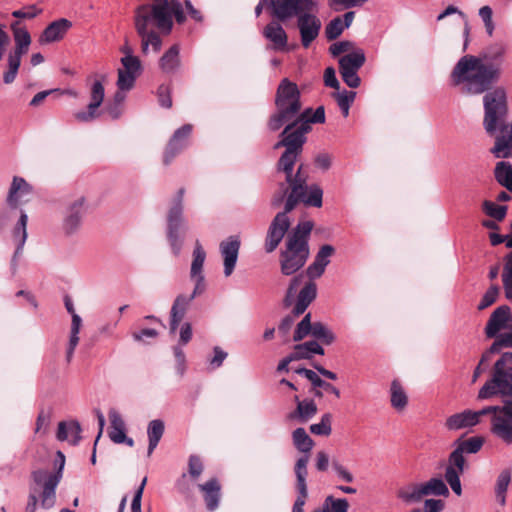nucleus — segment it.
Segmentation results:
<instances>
[{
  "label": "nucleus",
  "instance_id": "58",
  "mask_svg": "<svg viewBox=\"0 0 512 512\" xmlns=\"http://www.w3.org/2000/svg\"><path fill=\"white\" fill-rule=\"evenodd\" d=\"M493 11L490 6H483L479 9V16L482 19L486 32L489 36L493 35L495 25L492 19Z\"/></svg>",
  "mask_w": 512,
  "mask_h": 512
},
{
  "label": "nucleus",
  "instance_id": "59",
  "mask_svg": "<svg viewBox=\"0 0 512 512\" xmlns=\"http://www.w3.org/2000/svg\"><path fill=\"white\" fill-rule=\"evenodd\" d=\"M289 188H290V186L287 182L280 183L279 188L273 194L272 199H271V206L273 208H278L283 204L284 201L286 202L287 197L289 195V193H288Z\"/></svg>",
  "mask_w": 512,
  "mask_h": 512
},
{
  "label": "nucleus",
  "instance_id": "9",
  "mask_svg": "<svg viewBox=\"0 0 512 512\" xmlns=\"http://www.w3.org/2000/svg\"><path fill=\"white\" fill-rule=\"evenodd\" d=\"M303 280L304 272L293 276L289 282L286 294L283 298L284 308L291 307L295 302L293 307L294 315H302L317 296V285L314 280L310 279L304 284L296 296L297 289L302 284Z\"/></svg>",
  "mask_w": 512,
  "mask_h": 512
},
{
  "label": "nucleus",
  "instance_id": "52",
  "mask_svg": "<svg viewBox=\"0 0 512 512\" xmlns=\"http://www.w3.org/2000/svg\"><path fill=\"white\" fill-rule=\"evenodd\" d=\"M343 21L341 17H335L325 27V34L328 40H334L338 38L344 31Z\"/></svg>",
  "mask_w": 512,
  "mask_h": 512
},
{
  "label": "nucleus",
  "instance_id": "28",
  "mask_svg": "<svg viewBox=\"0 0 512 512\" xmlns=\"http://www.w3.org/2000/svg\"><path fill=\"white\" fill-rule=\"evenodd\" d=\"M294 401L297 407L294 411L288 414V419L298 420L301 423H305L313 418L317 413V405L312 399L300 400L299 396H294Z\"/></svg>",
  "mask_w": 512,
  "mask_h": 512
},
{
  "label": "nucleus",
  "instance_id": "17",
  "mask_svg": "<svg viewBox=\"0 0 512 512\" xmlns=\"http://www.w3.org/2000/svg\"><path fill=\"white\" fill-rule=\"evenodd\" d=\"M504 329L512 330V313L508 305H501L493 311L486 324L485 333L488 338H495Z\"/></svg>",
  "mask_w": 512,
  "mask_h": 512
},
{
  "label": "nucleus",
  "instance_id": "1",
  "mask_svg": "<svg viewBox=\"0 0 512 512\" xmlns=\"http://www.w3.org/2000/svg\"><path fill=\"white\" fill-rule=\"evenodd\" d=\"M505 52V44L494 43L480 56L465 55L459 59L450 75L451 85L461 86L462 93L479 95L486 92L483 98V126L487 134L496 135L491 153L497 158L512 156V120L506 121V91L502 87L491 90L500 79Z\"/></svg>",
  "mask_w": 512,
  "mask_h": 512
},
{
  "label": "nucleus",
  "instance_id": "60",
  "mask_svg": "<svg viewBox=\"0 0 512 512\" xmlns=\"http://www.w3.org/2000/svg\"><path fill=\"white\" fill-rule=\"evenodd\" d=\"M310 382L313 385V387L324 389L325 391L335 395L337 398L340 397V390L337 387H335L334 385H332L331 383L326 382L323 379H321L316 372L313 375V377L311 378Z\"/></svg>",
  "mask_w": 512,
  "mask_h": 512
},
{
  "label": "nucleus",
  "instance_id": "15",
  "mask_svg": "<svg viewBox=\"0 0 512 512\" xmlns=\"http://www.w3.org/2000/svg\"><path fill=\"white\" fill-rule=\"evenodd\" d=\"M315 11L307 10L297 17V28L304 48H308L318 37L322 27L321 20L316 16Z\"/></svg>",
  "mask_w": 512,
  "mask_h": 512
},
{
  "label": "nucleus",
  "instance_id": "47",
  "mask_svg": "<svg viewBox=\"0 0 512 512\" xmlns=\"http://www.w3.org/2000/svg\"><path fill=\"white\" fill-rule=\"evenodd\" d=\"M483 210L484 212L491 218L496 221H502L507 213V206L505 205H496L494 202L485 200L483 202Z\"/></svg>",
  "mask_w": 512,
  "mask_h": 512
},
{
  "label": "nucleus",
  "instance_id": "30",
  "mask_svg": "<svg viewBox=\"0 0 512 512\" xmlns=\"http://www.w3.org/2000/svg\"><path fill=\"white\" fill-rule=\"evenodd\" d=\"M396 497L406 505L420 503L423 500L421 485L419 482H409L396 491Z\"/></svg>",
  "mask_w": 512,
  "mask_h": 512
},
{
  "label": "nucleus",
  "instance_id": "29",
  "mask_svg": "<svg viewBox=\"0 0 512 512\" xmlns=\"http://www.w3.org/2000/svg\"><path fill=\"white\" fill-rule=\"evenodd\" d=\"M72 26V23L61 18L50 23L42 32L40 41L42 43H52L63 38L67 30Z\"/></svg>",
  "mask_w": 512,
  "mask_h": 512
},
{
  "label": "nucleus",
  "instance_id": "53",
  "mask_svg": "<svg viewBox=\"0 0 512 512\" xmlns=\"http://www.w3.org/2000/svg\"><path fill=\"white\" fill-rule=\"evenodd\" d=\"M465 463L464 453L461 449L455 448L449 455L447 467H452L454 470L463 473L465 470Z\"/></svg>",
  "mask_w": 512,
  "mask_h": 512
},
{
  "label": "nucleus",
  "instance_id": "63",
  "mask_svg": "<svg viewBox=\"0 0 512 512\" xmlns=\"http://www.w3.org/2000/svg\"><path fill=\"white\" fill-rule=\"evenodd\" d=\"M332 97L337 101L338 106H351L355 100L356 92L347 90L334 92Z\"/></svg>",
  "mask_w": 512,
  "mask_h": 512
},
{
  "label": "nucleus",
  "instance_id": "19",
  "mask_svg": "<svg viewBox=\"0 0 512 512\" xmlns=\"http://www.w3.org/2000/svg\"><path fill=\"white\" fill-rule=\"evenodd\" d=\"M104 96L105 90L102 82L100 80L94 81L91 86V101L87 106V111H79L75 113V119L83 123H88L95 120L99 116L97 109L103 103Z\"/></svg>",
  "mask_w": 512,
  "mask_h": 512
},
{
  "label": "nucleus",
  "instance_id": "43",
  "mask_svg": "<svg viewBox=\"0 0 512 512\" xmlns=\"http://www.w3.org/2000/svg\"><path fill=\"white\" fill-rule=\"evenodd\" d=\"M27 222H28L27 214L24 211H21L19 220L13 229V237H14L15 241L17 242V244H19L20 249L24 248V245H25V242L27 239V230H26Z\"/></svg>",
  "mask_w": 512,
  "mask_h": 512
},
{
  "label": "nucleus",
  "instance_id": "23",
  "mask_svg": "<svg viewBox=\"0 0 512 512\" xmlns=\"http://www.w3.org/2000/svg\"><path fill=\"white\" fill-rule=\"evenodd\" d=\"M110 420L109 438L116 444H126L129 447L134 445V440L126 435V425L120 413L112 408L108 413Z\"/></svg>",
  "mask_w": 512,
  "mask_h": 512
},
{
  "label": "nucleus",
  "instance_id": "56",
  "mask_svg": "<svg viewBox=\"0 0 512 512\" xmlns=\"http://www.w3.org/2000/svg\"><path fill=\"white\" fill-rule=\"evenodd\" d=\"M506 247L512 248L509 244V236L507 237ZM502 282L512 289V251L505 257V263L502 272Z\"/></svg>",
  "mask_w": 512,
  "mask_h": 512
},
{
  "label": "nucleus",
  "instance_id": "36",
  "mask_svg": "<svg viewBox=\"0 0 512 512\" xmlns=\"http://www.w3.org/2000/svg\"><path fill=\"white\" fill-rule=\"evenodd\" d=\"M292 440L295 448L302 452L304 456L309 457L308 454L314 446V441L307 434L306 430L302 427L296 428L292 433Z\"/></svg>",
  "mask_w": 512,
  "mask_h": 512
},
{
  "label": "nucleus",
  "instance_id": "11",
  "mask_svg": "<svg viewBox=\"0 0 512 512\" xmlns=\"http://www.w3.org/2000/svg\"><path fill=\"white\" fill-rule=\"evenodd\" d=\"M310 131L311 126L301 124L295 118L285 124L283 131L280 133V140L275 143L274 149L284 147L285 150L301 154L307 140L306 134Z\"/></svg>",
  "mask_w": 512,
  "mask_h": 512
},
{
  "label": "nucleus",
  "instance_id": "3",
  "mask_svg": "<svg viewBox=\"0 0 512 512\" xmlns=\"http://www.w3.org/2000/svg\"><path fill=\"white\" fill-rule=\"evenodd\" d=\"M157 6H138L134 13V24L138 35L142 39V51L146 53L151 45L158 52L162 41L154 30H148L149 25L154 24L164 34H169L173 28L172 16L178 24L186 21L180 0H161Z\"/></svg>",
  "mask_w": 512,
  "mask_h": 512
},
{
  "label": "nucleus",
  "instance_id": "8",
  "mask_svg": "<svg viewBox=\"0 0 512 512\" xmlns=\"http://www.w3.org/2000/svg\"><path fill=\"white\" fill-rule=\"evenodd\" d=\"M185 189L180 188L177 191L176 196L173 198L171 202V206L168 210L167 214V239L169 245L171 247L172 253L175 256H179L182 246H183V237L181 236V231H186V225L184 220V199Z\"/></svg>",
  "mask_w": 512,
  "mask_h": 512
},
{
  "label": "nucleus",
  "instance_id": "45",
  "mask_svg": "<svg viewBox=\"0 0 512 512\" xmlns=\"http://www.w3.org/2000/svg\"><path fill=\"white\" fill-rule=\"evenodd\" d=\"M313 323L311 322V313H307L297 324L293 334V341L299 342L309 334L312 335Z\"/></svg>",
  "mask_w": 512,
  "mask_h": 512
},
{
  "label": "nucleus",
  "instance_id": "49",
  "mask_svg": "<svg viewBox=\"0 0 512 512\" xmlns=\"http://www.w3.org/2000/svg\"><path fill=\"white\" fill-rule=\"evenodd\" d=\"M463 474L460 471L454 470L452 467H446L445 470V481L449 484L452 491L460 496L462 494V486L460 481V475Z\"/></svg>",
  "mask_w": 512,
  "mask_h": 512
},
{
  "label": "nucleus",
  "instance_id": "40",
  "mask_svg": "<svg viewBox=\"0 0 512 512\" xmlns=\"http://www.w3.org/2000/svg\"><path fill=\"white\" fill-rule=\"evenodd\" d=\"M296 119L301 122V124H306L311 126L312 123H324L325 122V109L324 106H319L312 110V108H307L304 111L300 112Z\"/></svg>",
  "mask_w": 512,
  "mask_h": 512
},
{
  "label": "nucleus",
  "instance_id": "25",
  "mask_svg": "<svg viewBox=\"0 0 512 512\" xmlns=\"http://www.w3.org/2000/svg\"><path fill=\"white\" fill-rule=\"evenodd\" d=\"M198 488L203 492L206 508L209 511L216 510L221 498V485L218 479L212 478L204 484H199Z\"/></svg>",
  "mask_w": 512,
  "mask_h": 512
},
{
  "label": "nucleus",
  "instance_id": "14",
  "mask_svg": "<svg viewBox=\"0 0 512 512\" xmlns=\"http://www.w3.org/2000/svg\"><path fill=\"white\" fill-rule=\"evenodd\" d=\"M272 15L280 22L298 17L307 10H317L315 0H270Z\"/></svg>",
  "mask_w": 512,
  "mask_h": 512
},
{
  "label": "nucleus",
  "instance_id": "10",
  "mask_svg": "<svg viewBox=\"0 0 512 512\" xmlns=\"http://www.w3.org/2000/svg\"><path fill=\"white\" fill-rule=\"evenodd\" d=\"M12 30L15 47L7 55V66L3 73V82L7 85L16 80L22 57L27 54L31 44V36L27 29L12 25Z\"/></svg>",
  "mask_w": 512,
  "mask_h": 512
},
{
  "label": "nucleus",
  "instance_id": "37",
  "mask_svg": "<svg viewBox=\"0 0 512 512\" xmlns=\"http://www.w3.org/2000/svg\"><path fill=\"white\" fill-rule=\"evenodd\" d=\"M496 181L509 192L512 193V164L506 161H500L496 164L494 170Z\"/></svg>",
  "mask_w": 512,
  "mask_h": 512
},
{
  "label": "nucleus",
  "instance_id": "33",
  "mask_svg": "<svg viewBox=\"0 0 512 512\" xmlns=\"http://www.w3.org/2000/svg\"><path fill=\"white\" fill-rule=\"evenodd\" d=\"M179 46L172 45L160 58L159 66L161 70L165 73H173L180 66V57H179Z\"/></svg>",
  "mask_w": 512,
  "mask_h": 512
},
{
  "label": "nucleus",
  "instance_id": "16",
  "mask_svg": "<svg viewBox=\"0 0 512 512\" xmlns=\"http://www.w3.org/2000/svg\"><path fill=\"white\" fill-rule=\"evenodd\" d=\"M308 465V456H303L297 459L295 466H294V472L296 476V484L295 488L298 493L296 500L292 507V512H304V505L306 502V498L308 496L307 491V470Z\"/></svg>",
  "mask_w": 512,
  "mask_h": 512
},
{
  "label": "nucleus",
  "instance_id": "48",
  "mask_svg": "<svg viewBox=\"0 0 512 512\" xmlns=\"http://www.w3.org/2000/svg\"><path fill=\"white\" fill-rule=\"evenodd\" d=\"M484 440L482 437L474 436L466 440H458L457 447L461 449L463 453H477L483 446Z\"/></svg>",
  "mask_w": 512,
  "mask_h": 512
},
{
  "label": "nucleus",
  "instance_id": "61",
  "mask_svg": "<svg viewBox=\"0 0 512 512\" xmlns=\"http://www.w3.org/2000/svg\"><path fill=\"white\" fill-rule=\"evenodd\" d=\"M204 470L203 463L197 455H191L188 461V472L193 479H198Z\"/></svg>",
  "mask_w": 512,
  "mask_h": 512
},
{
  "label": "nucleus",
  "instance_id": "32",
  "mask_svg": "<svg viewBox=\"0 0 512 512\" xmlns=\"http://www.w3.org/2000/svg\"><path fill=\"white\" fill-rule=\"evenodd\" d=\"M294 357L298 360L311 359L313 354L324 355L323 347L316 341L311 340L294 346Z\"/></svg>",
  "mask_w": 512,
  "mask_h": 512
},
{
  "label": "nucleus",
  "instance_id": "21",
  "mask_svg": "<svg viewBox=\"0 0 512 512\" xmlns=\"http://www.w3.org/2000/svg\"><path fill=\"white\" fill-rule=\"evenodd\" d=\"M84 202V197H79L68 205L63 220V230L65 234L72 235L80 228L85 213Z\"/></svg>",
  "mask_w": 512,
  "mask_h": 512
},
{
  "label": "nucleus",
  "instance_id": "35",
  "mask_svg": "<svg viewBox=\"0 0 512 512\" xmlns=\"http://www.w3.org/2000/svg\"><path fill=\"white\" fill-rule=\"evenodd\" d=\"M423 498L426 496H448L449 489L445 482L438 477H433L426 482H421Z\"/></svg>",
  "mask_w": 512,
  "mask_h": 512
},
{
  "label": "nucleus",
  "instance_id": "18",
  "mask_svg": "<svg viewBox=\"0 0 512 512\" xmlns=\"http://www.w3.org/2000/svg\"><path fill=\"white\" fill-rule=\"evenodd\" d=\"M192 132V125L185 124L177 129L170 138L163 155V163L169 165L173 159L187 146Z\"/></svg>",
  "mask_w": 512,
  "mask_h": 512
},
{
  "label": "nucleus",
  "instance_id": "6",
  "mask_svg": "<svg viewBox=\"0 0 512 512\" xmlns=\"http://www.w3.org/2000/svg\"><path fill=\"white\" fill-rule=\"evenodd\" d=\"M275 106L277 111L270 116L267 123L269 130L273 132L300 114L302 103L297 84L288 78L282 79L276 91Z\"/></svg>",
  "mask_w": 512,
  "mask_h": 512
},
{
  "label": "nucleus",
  "instance_id": "62",
  "mask_svg": "<svg viewBox=\"0 0 512 512\" xmlns=\"http://www.w3.org/2000/svg\"><path fill=\"white\" fill-rule=\"evenodd\" d=\"M175 487L177 491L185 497L186 500H192L193 489L188 483L187 475L185 473L182 474L181 477L176 481Z\"/></svg>",
  "mask_w": 512,
  "mask_h": 512
},
{
  "label": "nucleus",
  "instance_id": "54",
  "mask_svg": "<svg viewBox=\"0 0 512 512\" xmlns=\"http://www.w3.org/2000/svg\"><path fill=\"white\" fill-rule=\"evenodd\" d=\"M138 76L118 70L117 88L122 91H129L134 87Z\"/></svg>",
  "mask_w": 512,
  "mask_h": 512
},
{
  "label": "nucleus",
  "instance_id": "26",
  "mask_svg": "<svg viewBox=\"0 0 512 512\" xmlns=\"http://www.w3.org/2000/svg\"><path fill=\"white\" fill-rule=\"evenodd\" d=\"M263 36L273 44L275 50H284L287 46V33L277 21H271L265 26Z\"/></svg>",
  "mask_w": 512,
  "mask_h": 512
},
{
  "label": "nucleus",
  "instance_id": "50",
  "mask_svg": "<svg viewBox=\"0 0 512 512\" xmlns=\"http://www.w3.org/2000/svg\"><path fill=\"white\" fill-rule=\"evenodd\" d=\"M30 493L28 496V502L25 508V512H35L37 503H38V495L41 497L43 492V484H37L32 480L29 486Z\"/></svg>",
  "mask_w": 512,
  "mask_h": 512
},
{
  "label": "nucleus",
  "instance_id": "13",
  "mask_svg": "<svg viewBox=\"0 0 512 512\" xmlns=\"http://www.w3.org/2000/svg\"><path fill=\"white\" fill-rule=\"evenodd\" d=\"M366 56L363 49H355L339 59V72L345 84L350 88H358L361 79L359 69L364 65Z\"/></svg>",
  "mask_w": 512,
  "mask_h": 512
},
{
  "label": "nucleus",
  "instance_id": "20",
  "mask_svg": "<svg viewBox=\"0 0 512 512\" xmlns=\"http://www.w3.org/2000/svg\"><path fill=\"white\" fill-rule=\"evenodd\" d=\"M240 239L238 236H230L220 243V253L224 260V275L229 277L236 266L240 250Z\"/></svg>",
  "mask_w": 512,
  "mask_h": 512
},
{
  "label": "nucleus",
  "instance_id": "46",
  "mask_svg": "<svg viewBox=\"0 0 512 512\" xmlns=\"http://www.w3.org/2000/svg\"><path fill=\"white\" fill-rule=\"evenodd\" d=\"M332 415L325 413L322 415L319 423L310 425V431L314 435L329 436L332 432Z\"/></svg>",
  "mask_w": 512,
  "mask_h": 512
},
{
  "label": "nucleus",
  "instance_id": "64",
  "mask_svg": "<svg viewBox=\"0 0 512 512\" xmlns=\"http://www.w3.org/2000/svg\"><path fill=\"white\" fill-rule=\"evenodd\" d=\"M353 50H355L354 43L351 41H348V40L333 43L329 47V51L332 54V56H334V57L339 56L340 54L348 52V51L352 52Z\"/></svg>",
  "mask_w": 512,
  "mask_h": 512
},
{
  "label": "nucleus",
  "instance_id": "57",
  "mask_svg": "<svg viewBox=\"0 0 512 512\" xmlns=\"http://www.w3.org/2000/svg\"><path fill=\"white\" fill-rule=\"evenodd\" d=\"M499 291H500L499 286H497V285L490 286L489 289L483 295V297L478 305V309L483 310V309L491 306L493 303H495L498 298Z\"/></svg>",
  "mask_w": 512,
  "mask_h": 512
},
{
  "label": "nucleus",
  "instance_id": "4",
  "mask_svg": "<svg viewBox=\"0 0 512 512\" xmlns=\"http://www.w3.org/2000/svg\"><path fill=\"white\" fill-rule=\"evenodd\" d=\"M290 189L291 191L284 204V210L275 215L268 227L264 243L266 253L275 251L283 240L291 226L288 213H290L299 202L304 203L306 206L316 208L322 206L323 190L317 184L308 186L307 176H298Z\"/></svg>",
  "mask_w": 512,
  "mask_h": 512
},
{
  "label": "nucleus",
  "instance_id": "34",
  "mask_svg": "<svg viewBox=\"0 0 512 512\" xmlns=\"http://www.w3.org/2000/svg\"><path fill=\"white\" fill-rule=\"evenodd\" d=\"M164 422L160 419H154L149 422L147 427V435H148V451L147 456H151L153 451L156 449L158 443L160 442L163 434H164Z\"/></svg>",
  "mask_w": 512,
  "mask_h": 512
},
{
  "label": "nucleus",
  "instance_id": "42",
  "mask_svg": "<svg viewBox=\"0 0 512 512\" xmlns=\"http://www.w3.org/2000/svg\"><path fill=\"white\" fill-rule=\"evenodd\" d=\"M312 336L325 345L332 344L336 337L335 334L322 322H314Z\"/></svg>",
  "mask_w": 512,
  "mask_h": 512
},
{
  "label": "nucleus",
  "instance_id": "38",
  "mask_svg": "<svg viewBox=\"0 0 512 512\" xmlns=\"http://www.w3.org/2000/svg\"><path fill=\"white\" fill-rule=\"evenodd\" d=\"M391 406L397 411H402L408 403V397L398 380H393L390 387Z\"/></svg>",
  "mask_w": 512,
  "mask_h": 512
},
{
  "label": "nucleus",
  "instance_id": "2",
  "mask_svg": "<svg viewBox=\"0 0 512 512\" xmlns=\"http://www.w3.org/2000/svg\"><path fill=\"white\" fill-rule=\"evenodd\" d=\"M501 397L496 409L493 435L506 445H512V352H506L495 362L491 378L481 387L477 398Z\"/></svg>",
  "mask_w": 512,
  "mask_h": 512
},
{
  "label": "nucleus",
  "instance_id": "12",
  "mask_svg": "<svg viewBox=\"0 0 512 512\" xmlns=\"http://www.w3.org/2000/svg\"><path fill=\"white\" fill-rule=\"evenodd\" d=\"M496 408L492 405L486 406L480 410L473 411L470 409L449 416L445 421V427L449 431H457L465 428L473 427L480 423L482 416H490V430L493 434L494 417Z\"/></svg>",
  "mask_w": 512,
  "mask_h": 512
},
{
  "label": "nucleus",
  "instance_id": "41",
  "mask_svg": "<svg viewBox=\"0 0 512 512\" xmlns=\"http://www.w3.org/2000/svg\"><path fill=\"white\" fill-rule=\"evenodd\" d=\"M206 259V252L203 249L200 242L197 240L195 243V247L193 250V260L191 263L190 276L194 278V276L203 275V265Z\"/></svg>",
  "mask_w": 512,
  "mask_h": 512
},
{
  "label": "nucleus",
  "instance_id": "24",
  "mask_svg": "<svg viewBox=\"0 0 512 512\" xmlns=\"http://www.w3.org/2000/svg\"><path fill=\"white\" fill-rule=\"evenodd\" d=\"M299 155L300 154L291 152L290 150H285L277 162L278 172H283L285 174V181L289 184L290 187L293 186V183L298 176H305L302 173V164L297 168L296 173L293 174L294 165Z\"/></svg>",
  "mask_w": 512,
  "mask_h": 512
},
{
  "label": "nucleus",
  "instance_id": "27",
  "mask_svg": "<svg viewBox=\"0 0 512 512\" xmlns=\"http://www.w3.org/2000/svg\"><path fill=\"white\" fill-rule=\"evenodd\" d=\"M193 300L185 294H179L171 307L170 311V332L175 333L182 319L184 318L188 307Z\"/></svg>",
  "mask_w": 512,
  "mask_h": 512
},
{
  "label": "nucleus",
  "instance_id": "44",
  "mask_svg": "<svg viewBox=\"0 0 512 512\" xmlns=\"http://www.w3.org/2000/svg\"><path fill=\"white\" fill-rule=\"evenodd\" d=\"M32 191V187L28 184L25 179L20 177H14L12 185L9 190L8 202L12 205L13 202H16L17 197L16 194L21 192L22 194H28Z\"/></svg>",
  "mask_w": 512,
  "mask_h": 512
},
{
  "label": "nucleus",
  "instance_id": "7",
  "mask_svg": "<svg viewBox=\"0 0 512 512\" xmlns=\"http://www.w3.org/2000/svg\"><path fill=\"white\" fill-rule=\"evenodd\" d=\"M65 466V455L61 451H57L54 460V472L44 469L32 471L31 479L37 484H43V492L41 494V506L44 509H50L56 501V488L60 483Z\"/></svg>",
  "mask_w": 512,
  "mask_h": 512
},
{
  "label": "nucleus",
  "instance_id": "22",
  "mask_svg": "<svg viewBox=\"0 0 512 512\" xmlns=\"http://www.w3.org/2000/svg\"><path fill=\"white\" fill-rule=\"evenodd\" d=\"M334 252L335 248L330 244L321 246L314 258V261L307 267L304 276L306 275L310 280L320 278L330 263V257Z\"/></svg>",
  "mask_w": 512,
  "mask_h": 512
},
{
  "label": "nucleus",
  "instance_id": "51",
  "mask_svg": "<svg viewBox=\"0 0 512 512\" xmlns=\"http://www.w3.org/2000/svg\"><path fill=\"white\" fill-rule=\"evenodd\" d=\"M122 68L119 70L127 73H132L139 76L142 70L141 62L138 57L134 55H128L121 58Z\"/></svg>",
  "mask_w": 512,
  "mask_h": 512
},
{
  "label": "nucleus",
  "instance_id": "55",
  "mask_svg": "<svg viewBox=\"0 0 512 512\" xmlns=\"http://www.w3.org/2000/svg\"><path fill=\"white\" fill-rule=\"evenodd\" d=\"M324 506H329V512H347L349 503L345 498L335 499L333 496L326 497Z\"/></svg>",
  "mask_w": 512,
  "mask_h": 512
},
{
  "label": "nucleus",
  "instance_id": "5",
  "mask_svg": "<svg viewBox=\"0 0 512 512\" xmlns=\"http://www.w3.org/2000/svg\"><path fill=\"white\" fill-rule=\"evenodd\" d=\"M312 229L311 221H303L288 233L279 255L280 271L284 276L297 275L306 264L310 255L308 239Z\"/></svg>",
  "mask_w": 512,
  "mask_h": 512
},
{
  "label": "nucleus",
  "instance_id": "31",
  "mask_svg": "<svg viewBox=\"0 0 512 512\" xmlns=\"http://www.w3.org/2000/svg\"><path fill=\"white\" fill-rule=\"evenodd\" d=\"M81 431L79 422L66 423L62 421L58 424L56 437L59 441L69 440L70 444L77 445L81 440Z\"/></svg>",
  "mask_w": 512,
  "mask_h": 512
},
{
  "label": "nucleus",
  "instance_id": "39",
  "mask_svg": "<svg viewBox=\"0 0 512 512\" xmlns=\"http://www.w3.org/2000/svg\"><path fill=\"white\" fill-rule=\"evenodd\" d=\"M511 482V472L508 469L501 471L499 474L496 485L495 495L500 505L504 506L506 503V492Z\"/></svg>",
  "mask_w": 512,
  "mask_h": 512
}]
</instances>
